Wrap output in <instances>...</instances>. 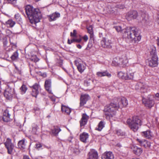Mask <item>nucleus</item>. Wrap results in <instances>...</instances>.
<instances>
[{
  "instance_id": "nucleus-7",
  "label": "nucleus",
  "mask_w": 159,
  "mask_h": 159,
  "mask_svg": "<svg viewBox=\"0 0 159 159\" xmlns=\"http://www.w3.org/2000/svg\"><path fill=\"white\" fill-rule=\"evenodd\" d=\"M4 144L7 149L8 153L11 154L14 148V145L12 143L11 139L9 138H7Z\"/></svg>"
},
{
  "instance_id": "nucleus-16",
  "label": "nucleus",
  "mask_w": 159,
  "mask_h": 159,
  "mask_svg": "<svg viewBox=\"0 0 159 159\" xmlns=\"http://www.w3.org/2000/svg\"><path fill=\"white\" fill-rule=\"evenodd\" d=\"M114 155L113 153L110 151L106 152L102 155V159H114Z\"/></svg>"
},
{
  "instance_id": "nucleus-20",
  "label": "nucleus",
  "mask_w": 159,
  "mask_h": 159,
  "mask_svg": "<svg viewBox=\"0 0 159 159\" xmlns=\"http://www.w3.org/2000/svg\"><path fill=\"white\" fill-rule=\"evenodd\" d=\"M142 135L144 138L148 139H150L153 137L152 133L150 130L143 132L142 133Z\"/></svg>"
},
{
  "instance_id": "nucleus-40",
  "label": "nucleus",
  "mask_w": 159,
  "mask_h": 159,
  "mask_svg": "<svg viewBox=\"0 0 159 159\" xmlns=\"http://www.w3.org/2000/svg\"><path fill=\"white\" fill-rule=\"evenodd\" d=\"M77 34V31L76 30H74L73 33L71 32L70 33V36L72 37H76Z\"/></svg>"
},
{
  "instance_id": "nucleus-47",
  "label": "nucleus",
  "mask_w": 159,
  "mask_h": 159,
  "mask_svg": "<svg viewBox=\"0 0 159 159\" xmlns=\"http://www.w3.org/2000/svg\"><path fill=\"white\" fill-rule=\"evenodd\" d=\"M35 146L36 148L37 149L39 148L42 147V145L40 143H37Z\"/></svg>"
},
{
  "instance_id": "nucleus-43",
  "label": "nucleus",
  "mask_w": 159,
  "mask_h": 159,
  "mask_svg": "<svg viewBox=\"0 0 159 159\" xmlns=\"http://www.w3.org/2000/svg\"><path fill=\"white\" fill-rule=\"evenodd\" d=\"M8 3L15 4L16 3L17 0H7Z\"/></svg>"
},
{
  "instance_id": "nucleus-51",
  "label": "nucleus",
  "mask_w": 159,
  "mask_h": 159,
  "mask_svg": "<svg viewBox=\"0 0 159 159\" xmlns=\"http://www.w3.org/2000/svg\"><path fill=\"white\" fill-rule=\"evenodd\" d=\"M23 159H30L28 156H24L23 157Z\"/></svg>"
},
{
  "instance_id": "nucleus-31",
  "label": "nucleus",
  "mask_w": 159,
  "mask_h": 159,
  "mask_svg": "<svg viewBox=\"0 0 159 159\" xmlns=\"http://www.w3.org/2000/svg\"><path fill=\"white\" fill-rule=\"evenodd\" d=\"M105 124L104 121H101L99 123L98 127L96 128L95 129L98 131H101L104 127Z\"/></svg>"
},
{
  "instance_id": "nucleus-52",
  "label": "nucleus",
  "mask_w": 159,
  "mask_h": 159,
  "mask_svg": "<svg viewBox=\"0 0 159 159\" xmlns=\"http://www.w3.org/2000/svg\"><path fill=\"white\" fill-rule=\"evenodd\" d=\"M157 44L158 46H159V38H158L156 40Z\"/></svg>"
},
{
  "instance_id": "nucleus-48",
  "label": "nucleus",
  "mask_w": 159,
  "mask_h": 159,
  "mask_svg": "<svg viewBox=\"0 0 159 159\" xmlns=\"http://www.w3.org/2000/svg\"><path fill=\"white\" fill-rule=\"evenodd\" d=\"M81 40H82V39L81 38H80L79 39H75V42H77L78 43H80L81 42Z\"/></svg>"
},
{
  "instance_id": "nucleus-27",
  "label": "nucleus",
  "mask_w": 159,
  "mask_h": 159,
  "mask_svg": "<svg viewBox=\"0 0 159 159\" xmlns=\"http://www.w3.org/2000/svg\"><path fill=\"white\" fill-rule=\"evenodd\" d=\"M76 66L78 70L80 73H82L85 69V66L83 63H76Z\"/></svg>"
},
{
  "instance_id": "nucleus-36",
  "label": "nucleus",
  "mask_w": 159,
  "mask_h": 159,
  "mask_svg": "<svg viewBox=\"0 0 159 159\" xmlns=\"http://www.w3.org/2000/svg\"><path fill=\"white\" fill-rule=\"evenodd\" d=\"M27 88L25 85L23 84L20 88V90L23 93H25L27 90Z\"/></svg>"
},
{
  "instance_id": "nucleus-39",
  "label": "nucleus",
  "mask_w": 159,
  "mask_h": 159,
  "mask_svg": "<svg viewBox=\"0 0 159 159\" xmlns=\"http://www.w3.org/2000/svg\"><path fill=\"white\" fill-rule=\"evenodd\" d=\"M30 59L31 61L35 62L38 61L39 60L36 55L30 58Z\"/></svg>"
},
{
  "instance_id": "nucleus-29",
  "label": "nucleus",
  "mask_w": 159,
  "mask_h": 159,
  "mask_svg": "<svg viewBox=\"0 0 159 159\" xmlns=\"http://www.w3.org/2000/svg\"><path fill=\"white\" fill-rule=\"evenodd\" d=\"M61 110L63 112L67 115H69L71 111L70 108L63 105H61Z\"/></svg>"
},
{
  "instance_id": "nucleus-60",
  "label": "nucleus",
  "mask_w": 159,
  "mask_h": 159,
  "mask_svg": "<svg viewBox=\"0 0 159 159\" xmlns=\"http://www.w3.org/2000/svg\"><path fill=\"white\" fill-rule=\"evenodd\" d=\"M69 141L70 142H71V140H69Z\"/></svg>"
},
{
  "instance_id": "nucleus-55",
  "label": "nucleus",
  "mask_w": 159,
  "mask_h": 159,
  "mask_svg": "<svg viewBox=\"0 0 159 159\" xmlns=\"http://www.w3.org/2000/svg\"><path fill=\"white\" fill-rule=\"evenodd\" d=\"M116 147H118L120 148L121 147V145L120 144H118L116 145Z\"/></svg>"
},
{
  "instance_id": "nucleus-15",
  "label": "nucleus",
  "mask_w": 159,
  "mask_h": 159,
  "mask_svg": "<svg viewBox=\"0 0 159 159\" xmlns=\"http://www.w3.org/2000/svg\"><path fill=\"white\" fill-rule=\"evenodd\" d=\"M89 118V116L86 114L84 113L82 114V118L80 121V126L81 127H84L87 124Z\"/></svg>"
},
{
  "instance_id": "nucleus-49",
  "label": "nucleus",
  "mask_w": 159,
  "mask_h": 159,
  "mask_svg": "<svg viewBox=\"0 0 159 159\" xmlns=\"http://www.w3.org/2000/svg\"><path fill=\"white\" fill-rule=\"evenodd\" d=\"M10 41L11 44H12L13 46H15V47L16 46V43H13L11 41V39L10 40Z\"/></svg>"
},
{
  "instance_id": "nucleus-9",
  "label": "nucleus",
  "mask_w": 159,
  "mask_h": 159,
  "mask_svg": "<svg viewBox=\"0 0 159 159\" xmlns=\"http://www.w3.org/2000/svg\"><path fill=\"white\" fill-rule=\"evenodd\" d=\"M152 96L149 95L147 99L143 98L142 99L143 103L145 105V106L149 108L152 107L154 104V102L152 99Z\"/></svg>"
},
{
  "instance_id": "nucleus-57",
  "label": "nucleus",
  "mask_w": 159,
  "mask_h": 159,
  "mask_svg": "<svg viewBox=\"0 0 159 159\" xmlns=\"http://www.w3.org/2000/svg\"><path fill=\"white\" fill-rule=\"evenodd\" d=\"M1 5V0H0V6Z\"/></svg>"
},
{
  "instance_id": "nucleus-61",
  "label": "nucleus",
  "mask_w": 159,
  "mask_h": 159,
  "mask_svg": "<svg viewBox=\"0 0 159 159\" xmlns=\"http://www.w3.org/2000/svg\"><path fill=\"white\" fill-rule=\"evenodd\" d=\"M132 159H134V158H133Z\"/></svg>"
},
{
  "instance_id": "nucleus-25",
  "label": "nucleus",
  "mask_w": 159,
  "mask_h": 159,
  "mask_svg": "<svg viewBox=\"0 0 159 159\" xmlns=\"http://www.w3.org/2000/svg\"><path fill=\"white\" fill-rule=\"evenodd\" d=\"M93 81L92 79L89 77L87 76L84 80V84L86 87H89L91 86L92 83Z\"/></svg>"
},
{
  "instance_id": "nucleus-54",
  "label": "nucleus",
  "mask_w": 159,
  "mask_h": 159,
  "mask_svg": "<svg viewBox=\"0 0 159 159\" xmlns=\"http://www.w3.org/2000/svg\"><path fill=\"white\" fill-rule=\"evenodd\" d=\"M3 43L4 45L6 46V45L7 44V41H5L3 42Z\"/></svg>"
},
{
  "instance_id": "nucleus-13",
  "label": "nucleus",
  "mask_w": 159,
  "mask_h": 159,
  "mask_svg": "<svg viewBox=\"0 0 159 159\" xmlns=\"http://www.w3.org/2000/svg\"><path fill=\"white\" fill-rule=\"evenodd\" d=\"M111 41L110 40H107L105 38H103L101 42V44L103 48H111Z\"/></svg>"
},
{
  "instance_id": "nucleus-53",
  "label": "nucleus",
  "mask_w": 159,
  "mask_h": 159,
  "mask_svg": "<svg viewBox=\"0 0 159 159\" xmlns=\"http://www.w3.org/2000/svg\"><path fill=\"white\" fill-rule=\"evenodd\" d=\"M76 46L77 48L79 49H81L82 48V46L80 44H77Z\"/></svg>"
},
{
  "instance_id": "nucleus-34",
  "label": "nucleus",
  "mask_w": 159,
  "mask_h": 159,
  "mask_svg": "<svg viewBox=\"0 0 159 159\" xmlns=\"http://www.w3.org/2000/svg\"><path fill=\"white\" fill-rule=\"evenodd\" d=\"M134 73L129 71L126 72L127 80H131L133 79L134 75Z\"/></svg>"
},
{
  "instance_id": "nucleus-33",
  "label": "nucleus",
  "mask_w": 159,
  "mask_h": 159,
  "mask_svg": "<svg viewBox=\"0 0 159 159\" xmlns=\"http://www.w3.org/2000/svg\"><path fill=\"white\" fill-rule=\"evenodd\" d=\"M126 75V73H125L122 71L119 72L118 74V76L120 78L122 79L127 80V77Z\"/></svg>"
},
{
  "instance_id": "nucleus-2",
  "label": "nucleus",
  "mask_w": 159,
  "mask_h": 159,
  "mask_svg": "<svg viewBox=\"0 0 159 159\" xmlns=\"http://www.w3.org/2000/svg\"><path fill=\"white\" fill-rule=\"evenodd\" d=\"M25 10L26 14L31 24H35L40 21L42 16L39 10H37L29 5L26 6Z\"/></svg>"
},
{
  "instance_id": "nucleus-46",
  "label": "nucleus",
  "mask_w": 159,
  "mask_h": 159,
  "mask_svg": "<svg viewBox=\"0 0 159 159\" xmlns=\"http://www.w3.org/2000/svg\"><path fill=\"white\" fill-rule=\"evenodd\" d=\"M82 38L83 39L85 42H87L88 39V36L85 35L82 37Z\"/></svg>"
},
{
  "instance_id": "nucleus-42",
  "label": "nucleus",
  "mask_w": 159,
  "mask_h": 159,
  "mask_svg": "<svg viewBox=\"0 0 159 159\" xmlns=\"http://www.w3.org/2000/svg\"><path fill=\"white\" fill-rule=\"evenodd\" d=\"M88 33L89 34H92L93 32V27L92 26H90L88 28Z\"/></svg>"
},
{
  "instance_id": "nucleus-24",
  "label": "nucleus",
  "mask_w": 159,
  "mask_h": 159,
  "mask_svg": "<svg viewBox=\"0 0 159 159\" xmlns=\"http://www.w3.org/2000/svg\"><path fill=\"white\" fill-rule=\"evenodd\" d=\"M18 146L19 148L21 149L25 148L26 146V142L25 139H23L20 140L18 143Z\"/></svg>"
},
{
  "instance_id": "nucleus-50",
  "label": "nucleus",
  "mask_w": 159,
  "mask_h": 159,
  "mask_svg": "<svg viewBox=\"0 0 159 159\" xmlns=\"http://www.w3.org/2000/svg\"><path fill=\"white\" fill-rule=\"evenodd\" d=\"M90 34V38L91 39H93V33L91 34Z\"/></svg>"
},
{
  "instance_id": "nucleus-11",
  "label": "nucleus",
  "mask_w": 159,
  "mask_h": 159,
  "mask_svg": "<svg viewBox=\"0 0 159 159\" xmlns=\"http://www.w3.org/2000/svg\"><path fill=\"white\" fill-rule=\"evenodd\" d=\"M14 93V89L8 87L4 93V96L7 99H9L12 97Z\"/></svg>"
},
{
  "instance_id": "nucleus-44",
  "label": "nucleus",
  "mask_w": 159,
  "mask_h": 159,
  "mask_svg": "<svg viewBox=\"0 0 159 159\" xmlns=\"http://www.w3.org/2000/svg\"><path fill=\"white\" fill-rule=\"evenodd\" d=\"M154 98L156 100L158 101L159 100V93H157Z\"/></svg>"
},
{
  "instance_id": "nucleus-56",
  "label": "nucleus",
  "mask_w": 159,
  "mask_h": 159,
  "mask_svg": "<svg viewBox=\"0 0 159 159\" xmlns=\"http://www.w3.org/2000/svg\"><path fill=\"white\" fill-rule=\"evenodd\" d=\"M33 130H34L35 131H36L37 130V127H35L34 128H33Z\"/></svg>"
},
{
  "instance_id": "nucleus-23",
  "label": "nucleus",
  "mask_w": 159,
  "mask_h": 159,
  "mask_svg": "<svg viewBox=\"0 0 159 159\" xmlns=\"http://www.w3.org/2000/svg\"><path fill=\"white\" fill-rule=\"evenodd\" d=\"M60 14L58 12L54 13L49 16V20L50 21L55 20L56 19L60 17Z\"/></svg>"
},
{
  "instance_id": "nucleus-5",
  "label": "nucleus",
  "mask_w": 159,
  "mask_h": 159,
  "mask_svg": "<svg viewBox=\"0 0 159 159\" xmlns=\"http://www.w3.org/2000/svg\"><path fill=\"white\" fill-rule=\"evenodd\" d=\"M128 61L127 57L125 56L118 57L113 59L112 65L115 66H120L125 67L127 65Z\"/></svg>"
},
{
  "instance_id": "nucleus-19",
  "label": "nucleus",
  "mask_w": 159,
  "mask_h": 159,
  "mask_svg": "<svg viewBox=\"0 0 159 159\" xmlns=\"http://www.w3.org/2000/svg\"><path fill=\"white\" fill-rule=\"evenodd\" d=\"M89 158L90 159H98V156L97 151L94 149H91L89 153Z\"/></svg>"
},
{
  "instance_id": "nucleus-22",
  "label": "nucleus",
  "mask_w": 159,
  "mask_h": 159,
  "mask_svg": "<svg viewBox=\"0 0 159 159\" xmlns=\"http://www.w3.org/2000/svg\"><path fill=\"white\" fill-rule=\"evenodd\" d=\"M96 75L99 77L107 76L108 77L111 76V74L108 73L107 71H105L102 72L98 71L96 73Z\"/></svg>"
},
{
  "instance_id": "nucleus-35",
  "label": "nucleus",
  "mask_w": 159,
  "mask_h": 159,
  "mask_svg": "<svg viewBox=\"0 0 159 159\" xmlns=\"http://www.w3.org/2000/svg\"><path fill=\"white\" fill-rule=\"evenodd\" d=\"M18 57V53L17 51H16L13 53L11 57V58L12 60L15 61L17 60Z\"/></svg>"
},
{
  "instance_id": "nucleus-18",
  "label": "nucleus",
  "mask_w": 159,
  "mask_h": 159,
  "mask_svg": "<svg viewBox=\"0 0 159 159\" xmlns=\"http://www.w3.org/2000/svg\"><path fill=\"white\" fill-rule=\"evenodd\" d=\"M44 87L46 90L49 93L52 94L51 90V80L48 79L46 80L44 84Z\"/></svg>"
},
{
  "instance_id": "nucleus-6",
  "label": "nucleus",
  "mask_w": 159,
  "mask_h": 159,
  "mask_svg": "<svg viewBox=\"0 0 159 159\" xmlns=\"http://www.w3.org/2000/svg\"><path fill=\"white\" fill-rule=\"evenodd\" d=\"M154 49L150 52L151 59L149 61V65L152 67L156 66L158 64V57L155 51V48L154 47Z\"/></svg>"
},
{
  "instance_id": "nucleus-45",
  "label": "nucleus",
  "mask_w": 159,
  "mask_h": 159,
  "mask_svg": "<svg viewBox=\"0 0 159 159\" xmlns=\"http://www.w3.org/2000/svg\"><path fill=\"white\" fill-rule=\"evenodd\" d=\"M74 42H75V39H72L71 40H70L69 39H68L67 43L69 44H70L71 43Z\"/></svg>"
},
{
  "instance_id": "nucleus-38",
  "label": "nucleus",
  "mask_w": 159,
  "mask_h": 159,
  "mask_svg": "<svg viewBox=\"0 0 159 159\" xmlns=\"http://www.w3.org/2000/svg\"><path fill=\"white\" fill-rule=\"evenodd\" d=\"M116 133L118 136H123L125 135V133L121 130H117L116 131Z\"/></svg>"
},
{
  "instance_id": "nucleus-37",
  "label": "nucleus",
  "mask_w": 159,
  "mask_h": 159,
  "mask_svg": "<svg viewBox=\"0 0 159 159\" xmlns=\"http://www.w3.org/2000/svg\"><path fill=\"white\" fill-rule=\"evenodd\" d=\"M15 18L17 21L19 23L21 22L22 19L18 14H16L15 15Z\"/></svg>"
},
{
  "instance_id": "nucleus-28",
  "label": "nucleus",
  "mask_w": 159,
  "mask_h": 159,
  "mask_svg": "<svg viewBox=\"0 0 159 159\" xmlns=\"http://www.w3.org/2000/svg\"><path fill=\"white\" fill-rule=\"evenodd\" d=\"M88 138L89 135L88 133L84 132L80 135V139L83 142L86 143Z\"/></svg>"
},
{
  "instance_id": "nucleus-14",
  "label": "nucleus",
  "mask_w": 159,
  "mask_h": 159,
  "mask_svg": "<svg viewBox=\"0 0 159 159\" xmlns=\"http://www.w3.org/2000/svg\"><path fill=\"white\" fill-rule=\"evenodd\" d=\"M137 140L139 142L141 146L144 147L145 148H149L151 147V143L147 140H141L138 139Z\"/></svg>"
},
{
  "instance_id": "nucleus-1",
  "label": "nucleus",
  "mask_w": 159,
  "mask_h": 159,
  "mask_svg": "<svg viewBox=\"0 0 159 159\" xmlns=\"http://www.w3.org/2000/svg\"><path fill=\"white\" fill-rule=\"evenodd\" d=\"M128 104L127 100L124 97L115 98L109 106L105 107L104 111L106 117L110 119L115 115L116 111L119 108L125 107Z\"/></svg>"
},
{
  "instance_id": "nucleus-3",
  "label": "nucleus",
  "mask_w": 159,
  "mask_h": 159,
  "mask_svg": "<svg viewBox=\"0 0 159 159\" xmlns=\"http://www.w3.org/2000/svg\"><path fill=\"white\" fill-rule=\"evenodd\" d=\"M124 35L135 43H138L141 38L138 30L134 27H129L124 31Z\"/></svg>"
},
{
  "instance_id": "nucleus-8",
  "label": "nucleus",
  "mask_w": 159,
  "mask_h": 159,
  "mask_svg": "<svg viewBox=\"0 0 159 159\" xmlns=\"http://www.w3.org/2000/svg\"><path fill=\"white\" fill-rule=\"evenodd\" d=\"M32 89L31 95L37 98L39 91L40 90V86L39 84L36 83L32 86L30 87Z\"/></svg>"
},
{
  "instance_id": "nucleus-59",
  "label": "nucleus",
  "mask_w": 159,
  "mask_h": 159,
  "mask_svg": "<svg viewBox=\"0 0 159 159\" xmlns=\"http://www.w3.org/2000/svg\"><path fill=\"white\" fill-rule=\"evenodd\" d=\"M158 23L159 24V19L158 20Z\"/></svg>"
},
{
  "instance_id": "nucleus-21",
  "label": "nucleus",
  "mask_w": 159,
  "mask_h": 159,
  "mask_svg": "<svg viewBox=\"0 0 159 159\" xmlns=\"http://www.w3.org/2000/svg\"><path fill=\"white\" fill-rule=\"evenodd\" d=\"M134 153L136 155L139 156L143 152L142 149L136 146L133 145L131 147Z\"/></svg>"
},
{
  "instance_id": "nucleus-17",
  "label": "nucleus",
  "mask_w": 159,
  "mask_h": 159,
  "mask_svg": "<svg viewBox=\"0 0 159 159\" xmlns=\"http://www.w3.org/2000/svg\"><path fill=\"white\" fill-rule=\"evenodd\" d=\"M90 97L87 94H83L81 96L80 106H83L86 102L90 99Z\"/></svg>"
},
{
  "instance_id": "nucleus-12",
  "label": "nucleus",
  "mask_w": 159,
  "mask_h": 159,
  "mask_svg": "<svg viewBox=\"0 0 159 159\" xmlns=\"http://www.w3.org/2000/svg\"><path fill=\"white\" fill-rule=\"evenodd\" d=\"M146 87L145 84L141 82L138 83L135 86V89L141 93H144L146 91Z\"/></svg>"
},
{
  "instance_id": "nucleus-30",
  "label": "nucleus",
  "mask_w": 159,
  "mask_h": 159,
  "mask_svg": "<svg viewBox=\"0 0 159 159\" xmlns=\"http://www.w3.org/2000/svg\"><path fill=\"white\" fill-rule=\"evenodd\" d=\"M61 129L58 126L54 127L53 129H51L52 134L55 136H57Z\"/></svg>"
},
{
  "instance_id": "nucleus-26",
  "label": "nucleus",
  "mask_w": 159,
  "mask_h": 159,
  "mask_svg": "<svg viewBox=\"0 0 159 159\" xmlns=\"http://www.w3.org/2000/svg\"><path fill=\"white\" fill-rule=\"evenodd\" d=\"M10 114L9 113V111L8 110H6L3 113V120L7 122L10 120Z\"/></svg>"
},
{
  "instance_id": "nucleus-4",
  "label": "nucleus",
  "mask_w": 159,
  "mask_h": 159,
  "mask_svg": "<svg viewBox=\"0 0 159 159\" xmlns=\"http://www.w3.org/2000/svg\"><path fill=\"white\" fill-rule=\"evenodd\" d=\"M126 123L130 129L135 132L138 129L141 125V120L137 116H134L131 119H127Z\"/></svg>"
},
{
  "instance_id": "nucleus-32",
  "label": "nucleus",
  "mask_w": 159,
  "mask_h": 159,
  "mask_svg": "<svg viewBox=\"0 0 159 159\" xmlns=\"http://www.w3.org/2000/svg\"><path fill=\"white\" fill-rule=\"evenodd\" d=\"M15 22L11 19L8 20L6 22V24L7 26L9 27H13L15 24Z\"/></svg>"
},
{
  "instance_id": "nucleus-58",
  "label": "nucleus",
  "mask_w": 159,
  "mask_h": 159,
  "mask_svg": "<svg viewBox=\"0 0 159 159\" xmlns=\"http://www.w3.org/2000/svg\"><path fill=\"white\" fill-rule=\"evenodd\" d=\"M89 44H88V47H87V48H86V49H87V48H88L89 47Z\"/></svg>"
},
{
  "instance_id": "nucleus-41",
  "label": "nucleus",
  "mask_w": 159,
  "mask_h": 159,
  "mask_svg": "<svg viewBox=\"0 0 159 159\" xmlns=\"http://www.w3.org/2000/svg\"><path fill=\"white\" fill-rule=\"evenodd\" d=\"M118 32H120L122 30L121 27L120 26H115L114 27Z\"/></svg>"
},
{
  "instance_id": "nucleus-10",
  "label": "nucleus",
  "mask_w": 159,
  "mask_h": 159,
  "mask_svg": "<svg viewBox=\"0 0 159 159\" xmlns=\"http://www.w3.org/2000/svg\"><path fill=\"white\" fill-rule=\"evenodd\" d=\"M138 16L137 11H133L128 12L126 15L125 17L127 20L129 21L132 19H136Z\"/></svg>"
}]
</instances>
